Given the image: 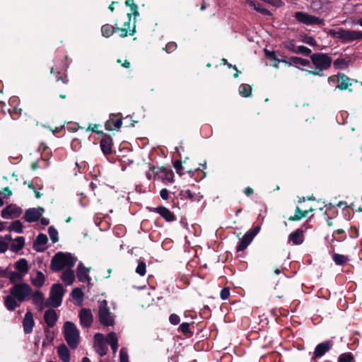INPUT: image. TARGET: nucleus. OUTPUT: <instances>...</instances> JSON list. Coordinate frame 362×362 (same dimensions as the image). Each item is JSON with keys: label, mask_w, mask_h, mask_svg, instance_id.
<instances>
[{"label": "nucleus", "mask_w": 362, "mask_h": 362, "mask_svg": "<svg viewBox=\"0 0 362 362\" xmlns=\"http://www.w3.org/2000/svg\"><path fill=\"white\" fill-rule=\"evenodd\" d=\"M32 288L27 283H18L9 289V294L4 298V305L9 311H13L21 303L30 299Z\"/></svg>", "instance_id": "1"}, {"label": "nucleus", "mask_w": 362, "mask_h": 362, "mask_svg": "<svg viewBox=\"0 0 362 362\" xmlns=\"http://www.w3.org/2000/svg\"><path fill=\"white\" fill-rule=\"evenodd\" d=\"M310 60L315 69L308 71V72L313 76H323V71L329 69L332 63L331 56L322 52L312 54Z\"/></svg>", "instance_id": "2"}, {"label": "nucleus", "mask_w": 362, "mask_h": 362, "mask_svg": "<svg viewBox=\"0 0 362 362\" xmlns=\"http://www.w3.org/2000/svg\"><path fill=\"white\" fill-rule=\"evenodd\" d=\"M327 33L333 37L339 39L344 43L362 40V31L346 30L344 28L329 29Z\"/></svg>", "instance_id": "3"}, {"label": "nucleus", "mask_w": 362, "mask_h": 362, "mask_svg": "<svg viewBox=\"0 0 362 362\" xmlns=\"http://www.w3.org/2000/svg\"><path fill=\"white\" fill-rule=\"evenodd\" d=\"M76 259L69 253H57L51 262V269L59 272L66 267L71 269L75 264Z\"/></svg>", "instance_id": "4"}, {"label": "nucleus", "mask_w": 362, "mask_h": 362, "mask_svg": "<svg viewBox=\"0 0 362 362\" xmlns=\"http://www.w3.org/2000/svg\"><path fill=\"white\" fill-rule=\"evenodd\" d=\"M64 336L71 349H76L79 343V331L71 322L67 321L64 324Z\"/></svg>", "instance_id": "5"}, {"label": "nucleus", "mask_w": 362, "mask_h": 362, "mask_svg": "<svg viewBox=\"0 0 362 362\" xmlns=\"http://www.w3.org/2000/svg\"><path fill=\"white\" fill-rule=\"evenodd\" d=\"M98 303V319L100 322L105 327L113 326L115 315L110 311L107 300H99Z\"/></svg>", "instance_id": "6"}, {"label": "nucleus", "mask_w": 362, "mask_h": 362, "mask_svg": "<svg viewBox=\"0 0 362 362\" xmlns=\"http://www.w3.org/2000/svg\"><path fill=\"white\" fill-rule=\"evenodd\" d=\"M64 289L62 284H54L52 286L47 299L49 306L58 308L62 302Z\"/></svg>", "instance_id": "7"}, {"label": "nucleus", "mask_w": 362, "mask_h": 362, "mask_svg": "<svg viewBox=\"0 0 362 362\" xmlns=\"http://www.w3.org/2000/svg\"><path fill=\"white\" fill-rule=\"evenodd\" d=\"M296 19L305 25H323L324 20L310 14H308L305 12L298 11L295 13Z\"/></svg>", "instance_id": "8"}, {"label": "nucleus", "mask_w": 362, "mask_h": 362, "mask_svg": "<svg viewBox=\"0 0 362 362\" xmlns=\"http://www.w3.org/2000/svg\"><path fill=\"white\" fill-rule=\"evenodd\" d=\"M30 299L36 308L42 312L45 308L49 307L47 300H45L44 293L40 290L32 291Z\"/></svg>", "instance_id": "9"}, {"label": "nucleus", "mask_w": 362, "mask_h": 362, "mask_svg": "<svg viewBox=\"0 0 362 362\" xmlns=\"http://www.w3.org/2000/svg\"><path fill=\"white\" fill-rule=\"evenodd\" d=\"M22 214V209L16 204H9L1 211V217L6 219H12L19 217Z\"/></svg>", "instance_id": "10"}, {"label": "nucleus", "mask_w": 362, "mask_h": 362, "mask_svg": "<svg viewBox=\"0 0 362 362\" xmlns=\"http://www.w3.org/2000/svg\"><path fill=\"white\" fill-rule=\"evenodd\" d=\"M94 348L95 351L100 356L106 355L108 347L107 343L104 341L103 335L100 333H96L94 336Z\"/></svg>", "instance_id": "11"}, {"label": "nucleus", "mask_w": 362, "mask_h": 362, "mask_svg": "<svg viewBox=\"0 0 362 362\" xmlns=\"http://www.w3.org/2000/svg\"><path fill=\"white\" fill-rule=\"evenodd\" d=\"M44 211L42 207L28 209L25 213L24 218L28 223L37 221L42 216Z\"/></svg>", "instance_id": "12"}, {"label": "nucleus", "mask_w": 362, "mask_h": 362, "mask_svg": "<svg viewBox=\"0 0 362 362\" xmlns=\"http://www.w3.org/2000/svg\"><path fill=\"white\" fill-rule=\"evenodd\" d=\"M81 325L83 327H89L93 323V315L90 309L83 308L78 314Z\"/></svg>", "instance_id": "13"}, {"label": "nucleus", "mask_w": 362, "mask_h": 362, "mask_svg": "<svg viewBox=\"0 0 362 362\" xmlns=\"http://www.w3.org/2000/svg\"><path fill=\"white\" fill-rule=\"evenodd\" d=\"M150 211L158 213L168 222H171L176 219V217L173 213H172L168 209L163 206L152 208L150 209Z\"/></svg>", "instance_id": "14"}, {"label": "nucleus", "mask_w": 362, "mask_h": 362, "mask_svg": "<svg viewBox=\"0 0 362 362\" xmlns=\"http://www.w3.org/2000/svg\"><path fill=\"white\" fill-rule=\"evenodd\" d=\"M35 321L33 315L30 311H27L23 320V331L25 334H30L33 332Z\"/></svg>", "instance_id": "15"}, {"label": "nucleus", "mask_w": 362, "mask_h": 362, "mask_svg": "<svg viewBox=\"0 0 362 362\" xmlns=\"http://www.w3.org/2000/svg\"><path fill=\"white\" fill-rule=\"evenodd\" d=\"M332 346V342L331 341H327L319 344L315 347L314 355L313 358H317L322 356L326 352H327Z\"/></svg>", "instance_id": "16"}, {"label": "nucleus", "mask_w": 362, "mask_h": 362, "mask_svg": "<svg viewBox=\"0 0 362 362\" xmlns=\"http://www.w3.org/2000/svg\"><path fill=\"white\" fill-rule=\"evenodd\" d=\"M90 269L86 267L82 262H80L77 267L76 276L81 282H89L90 277L89 276Z\"/></svg>", "instance_id": "17"}, {"label": "nucleus", "mask_w": 362, "mask_h": 362, "mask_svg": "<svg viewBox=\"0 0 362 362\" xmlns=\"http://www.w3.org/2000/svg\"><path fill=\"white\" fill-rule=\"evenodd\" d=\"M47 237L45 234L40 233L33 243V248L37 252H42L45 249V245L47 243Z\"/></svg>", "instance_id": "18"}, {"label": "nucleus", "mask_w": 362, "mask_h": 362, "mask_svg": "<svg viewBox=\"0 0 362 362\" xmlns=\"http://www.w3.org/2000/svg\"><path fill=\"white\" fill-rule=\"evenodd\" d=\"M30 281L33 286L35 288H40L43 286L45 282V276L40 271H37L35 274L30 276Z\"/></svg>", "instance_id": "19"}, {"label": "nucleus", "mask_w": 362, "mask_h": 362, "mask_svg": "<svg viewBox=\"0 0 362 362\" xmlns=\"http://www.w3.org/2000/svg\"><path fill=\"white\" fill-rule=\"evenodd\" d=\"M58 319L56 311L53 309H49L45 313L44 320L45 323L49 327H53Z\"/></svg>", "instance_id": "20"}, {"label": "nucleus", "mask_w": 362, "mask_h": 362, "mask_svg": "<svg viewBox=\"0 0 362 362\" xmlns=\"http://www.w3.org/2000/svg\"><path fill=\"white\" fill-rule=\"evenodd\" d=\"M288 240L292 242L293 245L302 244L304 240L303 230L298 228L294 232L291 233L288 236Z\"/></svg>", "instance_id": "21"}, {"label": "nucleus", "mask_w": 362, "mask_h": 362, "mask_svg": "<svg viewBox=\"0 0 362 362\" xmlns=\"http://www.w3.org/2000/svg\"><path fill=\"white\" fill-rule=\"evenodd\" d=\"M253 240L252 236L250 235L247 232L243 236V238L240 240L236 250L238 252L243 251L250 244L252 240Z\"/></svg>", "instance_id": "22"}, {"label": "nucleus", "mask_w": 362, "mask_h": 362, "mask_svg": "<svg viewBox=\"0 0 362 362\" xmlns=\"http://www.w3.org/2000/svg\"><path fill=\"white\" fill-rule=\"evenodd\" d=\"M24 275H23L21 273L15 271V272H9L6 275V277L8 278L11 284L13 285L18 284V283H24L23 279Z\"/></svg>", "instance_id": "23"}, {"label": "nucleus", "mask_w": 362, "mask_h": 362, "mask_svg": "<svg viewBox=\"0 0 362 362\" xmlns=\"http://www.w3.org/2000/svg\"><path fill=\"white\" fill-rule=\"evenodd\" d=\"M57 354L63 362H70V351L65 344L58 346Z\"/></svg>", "instance_id": "24"}, {"label": "nucleus", "mask_w": 362, "mask_h": 362, "mask_svg": "<svg viewBox=\"0 0 362 362\" xmlns=\"http://www.w3.org/2000/svg\"><path fill=\"white\" fill-rule=\"evenodd\" d=\"M15 268L17 272L21 273L23 275H25L29 271V266L28 261L25 258L18 259L15 263Z\"/></svg>", "instance_id": "25"}, {"label": "nucleus", "mask_w": 362, "mask_h": 362, "mask_svg": "<svg viewBox=\"0 0 362 362\" xmlns=\"http://www.w3.org/2000/svg\"><path fill=\"white\" fill-rule=\"evenodd\" d=\"M25 245V238L22 236L15 238L10 246V249L12 252H17L23 248Z\"/></svg>", "instance_id": "26"}, {"label": "nucleus", "mask_w": 362, "mask_h": 362, "mask_svg": "<svg viewBox=\"0 0 362 362\" xmlns=\"http://www.w3.org/2000/svg\"><path fill=\"white\" fill-rule=\"evenodd\" d=\"M61 278L66 286H70L75 279L74 272L71 269H68L62 273Z\"/></svg>", "instance_id": "27"}, {"label": "nucleus", "mask_w": 362, "mask_h": 362, "mask_svg": "<svg viewBox=\"0 0 362 362\" xmlns=\"http://www.w3.org/2000/svg\"><path fill=\"white\" fill-rule=\"evenodd\" d=\"M106 342L110 345L113 353H116L118 348V339L115 332H110L107 335Z\"/></svg>", "instance_id": "28"}, {"label": "nucleus", "mask_w": 362, "mask_h": 362, "mask_svg": "<svg viewBox=\"0 0 362 362\" xmlns=\"http://www.w3.org/2000/svg\"><path fill=\"white\" fill-rule=\"evenodd\" d=\"M112 141L110 137H106L102 139L100 141V148L103 151V153L105 155L110 154L111 153V148H112Z\"/></svg>", "instance_id": "29"}, {"label": "nucleus", "mask_w": 362, "mask_h": 362, "mask_svg": "<svg viewBox=\"0 0 362 362\" xmlns=\"http://www.w3.org/2000/svg\"><path fill=\"white\" fill-rule=\"evenodd\" d=\"M338 85L337 86V88H339L340 90H345L349 86H351V83H349V78L345 76L343 74H338Z\"/></svg>", "instance_id": "30"}, {"label": "nucleus", "mask_w": 362, "mask_h": 362, "mask_svg": "<svg viewBox=\"0 0 362 362\" xmlns=\"http://www.w3.org/2000/svg\"><path fill=\"white\" fill-rule=\"evenodd\" d=\"M245 5L253 8L255 11L261 13H267L268 12L267 10L265 9L260 3L255 0H245Z\"/></svg>", "instance_id": "31"}, {"label": "nucleus", "mask_w": 362, "mask_h": 362, "mask_svg": "<svg viewBox=\"0 0 362 362\" xmlns=\"http://www.w3.org/2000/svg\"><path fill=\"white\" fill-rule=\"evenodd\" d=\"M287 64H288L289 65L300 64V65H301L303 66H309L310 65V62L308 59H303V58L298 57H291L290 58V62H288Z\"/></svg>", "instance_id": "32"}, {"label": "nucleus", "mask_w": 362, "mask_h": 362, "mask_svg": "<svg viewBox=\"0 0 362 362\" xmlns=\"http://www.w3.org/2000/svg\"><path fill=\"white\" fill-rule=\"evenodd\" d=\"M350 62V58L346 57L344 59L338 58L333 62V65L336 69H341L346 68Z\"/></svg>", "instance_id": "33"}, {"label": "nucleus", "mask_w": 362, "mask_h": 362, "mask_svg": "<svg viewBox=\"0 0 362 362\" xmlns=\"http://www.w3.org/2000/svg\"><path fill=\"white\" fill-rule=\"evenodd\" d=\"M308 214V211H301L298 206L296 208L294 216H291L288 218L289 221H299L301 218L307 216Z\"/></svg>", "instance_id": "34"}, {"label": "nucleus", "mask_w": 362, "mask_h": 362, "mask_svg": "<svg viewBox=\"0 0 362 362\" xmlns=\"http://www.w3.org/2000/svg\"><path fill=\"white\" fill-rule=\"evenodd\" d=\"M101 32H102L103 36H104L105 37H109L114 33L116 32V28L113 27L111 25L106 24V25H104L102 26Z\"/></svg>", "instance_id": "35"}, {"label": "nucleus", "mask_w": 362, "mask_h": 362, "mask_svg": "<svg viewBox=\"0 0 362 362\" xmlns=\"http://www.w3.org/2000/svg\"><path fill=\"white\" fill-rule=\"evenodd\" d=\"M8 229L9 231H15L18 233H23V226L22 223L19 220H17L12 222Z\"/></svg>", "instance_id": "36"}, {"label": "nucleus", "mask_w": 362, "mask_h": 362, "mask_svg": "<svg viewBox=\"0 0 362 362\" xmlns=\"http://www.w3.org/2000/svg\"><path fill=\"white\" fill-rule=\"evenodd\" d=\"M332 259L337 265H343L349 260V258L346 256L338 253L333 254Z\"/></svg>", "instance_id": "37"}, {"label": "nucleus", "mask_w": 362, "mask_h": 362, "mask_svg": "<svg viewBox=\"0 0 362 362\" xmlns=\"http://www.w3.org/2000/svg\"><path fill=\"white\" fill-rule=\"evenodd\" d=\"M137 262H138V265L136 268V274H138L140 276H144L146 272V263L141 260V259H138L137 260Z\"/></svg>", "instance_id": "38"}, {"label": "nucleus", "mask_w": 362, "mask_h": 362, "mask_svg": "<svg viewBox=\"0 0 362 362\" xmlns=\"http://www.w3.org/2000/svg\"><path fill=\"white\" fill-rule=\"evenodd\" d=\"M71 296L72 298L78 301V302H82L83 301V291H81V288H75L72 290L71 291Z\"/></svg>", "instance_id": "39"}, {"label": "nucleus", "mask_w": 362, "mask_h": 362, "mask_svg": "<svg viewBox=\"0 0 362 362\" xmlns=\"http://www.w3.org/2000/svg\"><path fill=\"white\" fill-rule=\"evenodd\" d=\"M311 49L305 46L299 45L296 47V54H301L304 56H310L311 55Z\"/></svg>", "instance_id": "40"}, {"label": "nucleus", "mask_w": 362, "mask_h": 362, "mask_svg": "<svg viewBox=\"0 0 362 362\" xmlns=\"http://www.w3.org/2000/svg\"><path fill=\"white\" fill-rule=\"evenodd\" d=\"M239 93L243 97H247L251 93V88L248 85L242 84L239 88Z\"/></svg>", "instance_id": "41"}, {"label": "nucleus", "mask_w": 362, "mask_h": 362, "mask_svg": "<svg viewBox=\"0 0 362 362\" xmlns=\"http://www.w3.org/2000/svg\"><path fill=\"white\" fill-rule=\"evenodd\" d=\"M48 233H49L50 239L52 240V241L54 243H57L59 240L58 232L53 226H50L48 228Z\"/></svg>", "instance_id": "42"}, {"label": "nucleus", "mask_w": 362, "mask_h": 362, "mask_svg": "<svg viewBox=\"0 0 362 362\" xmlns=\"http://www.w3.org/2000/svg\"><path fill=\"white\" fill-rule=\"evenodd\" d=\"M119 30L120 31V37H127L128 34H129L130 35H133L135 33V26L134 27V28L130 30V32H129V30H127V28H116V32Z\"/></svg>", "instance_id": "43"}, {"label": "nucleus", "mask_w": 362, "mask_h": 362, "mask_svg": "<svg viewBox=\"0 0 362 362\" xmlns=\"http://www.w3.org/2000/svg\"><path fill=\"white\" fill-rule=\"evenodd\" d=\"M284 47H285L287 49H288L289 51H291V52H293V53H296V47H297L298 46H296V45H295V42H294V40H288V41H287V42H285L284 43Z\"/></svg>", "instance_id": "44"}, {"label": "nucleus", "mask_w": 362, "mask_h": 362, "mask_svg": "<svg viewBox=\"0 0 362 362\" xmlns=\"http://www.w3.org/2000/svg\"><path fill=\"white\" fill-rule=\"evenodd\" d=\"M264 52H265V54L267 57H270L275 61L282 62L283 63H285V64L288 63V62L285 59H279L276 58V54L274 51H269L267 49H265Z\"/></svg>", "instance_id": "45"}, {"label": "nucleus", "mask_w": 362, "mask_h": 362, "mask_svg": "<svg viewBox=\"0 0 362 362\" xmlns=\"http://www.w3.org/2000/svg\"><path fill=\"white\" fill-rule=\"evenodd\" d=\"M302 42H303L305 44H308L310 46H315L317 45V42L315 40L310 36L304 35L302 39Z\"/></svg>", "instance_id": "46"}, {"label": "nucleus", "mask_w": 362, "mask_h": 362, "mask_svg": "<svg viewBox=\"0 0 362 362\" xmlns=\"http://www.w3.org/2000/svg\"><path fill=\"white\" fill-rule=\"evenodd\" d=\"M353 359V356L351 354H341L339 357V362H351Z\"/></svg>", "instance_id": "47"}, {"label": "nucleus", "mask_w": 362, "mask_h": 362, "mask_svg": "<svg viewBox=\"0 0 362 362\" xmlns=\"http://www.w3.org/2000/svg\"><path fill=\"white\" fill-rule=\"evenodd\" d=\"M174 168L176 170V173L180 175L184 174L183 168L182 165V162L180 160H175L174 163Z\"/></svg>", "instance_id": "48"}, {"label": "nucleus", "mask_w": 362, "mask_h": 362, "mask_svg": "<svg viewBox=\"0 0 362 362\" xmlns=\"http://www.w3.org/2000/svg\"><path fill=\"white\" fill-rule=\"evenodd\" d=\"M120 362H129L128 354L124 349H121L119 351Z\"/></svg>", "instance_id": "49"}, {"label": "nucleus", "mask_w": 362, "mask_h": 362, "mask_svg": "<svg viewBox=\"0 0 362 362\" xmlns=\"http://www.w3.org/2000/svg\"><path fill=\"white\" fill-rule=\"evenodd\" d=\"M177 48V44L174 42H168L165 47L164 48V49L168 52V53H170L172 52H173L174 50H175Z\"/></svg>", "instance_id": "50"}, {"label": "nucleus", "mask_w": 362, "mask_h": 362, "mask_svg": "<svg viewBox=\"0 0 362 362\" xmlns=\"http://www.w3.org/2000/svg\"><path fill=\"white\" fill-rule=\"evenodd\" d=\"M169 321L172 325H176L179 324L180 319L176 314H171L169 317Z\"/></svg>", "instance_id": "51"}, {"label": "nucleus", "mask_w": 362, "mask_h": 362, "mask_svg": "<svg viewBox=\"0 0 362 362\" xmlns=\"http://www.w3.org/2000/svg\"><path fill=\"white\" fill-rule=\"evenodd\" d=\"M220 296L222 300H226L230 296V290L228 288H223L220 293Z\"/></svg>", "instance_id": "52"}, {"label": "nucleus", "mask_w": 362, "mask_h": 362, "mask_svg": "<svg viewBox=\"0 0 362 362\" xmlns=\"http://www.w3.org/2000/svg\"><path fill=\"white\" fill-rule=\"evenodd\" d=\"M8 248V243L0 238V253L5 252Z\"/></svg>", "instance_id": "53"}, {"label": "nucleus", "mask_w": 362, "mask_h": 362, "mask_svg": "<svg viewBox=\"0 0 362 362\" xmlns=\"http://www.w3.org/2000/svg\"><path fill=\"white\" fill-rule=\"evenodd\" d=\"M180 329L185 334L189 332V324L187 322H182L180 325Z\"/></svg>", "instance_id": "54"}, {"label": "nucleus", "mask_w": 362, "mask_h": 362, "mask_svg": "<svg viewBox=\"0 0 362 362\" xmlns=\"http://www.w3.org/2000/svg\"><path fill=\"white\" fill-rule=\"evenodd\" d=\"M160 196L163 200H167L169 198V192L167 189H162L160 192Z\"/></svg>", "instance_id": "55"}, {"label": "nucleus", "mask_w": 362, "mask_h": 362, "mask_svg": "<svg viewBox=\"0 0 362 362\" xmlns=\"http://www.w3.org/2000/svg\"><path fill=\"white\" fill-rule=\"evenodd\" d=\"M222 62H223V63L224 64H226L229 68L233 67L234 69H235V70L237 71L236 74H234V77H235V78H237V77L238 76V69H237L236 66H232L230 64H228V63L227 62V60H226V59H222Z\"/></svg>", "instance_id": "56"}, {"label": "nucleus", "mask_w": 362, "mask_h": 362, "mask_svg": "<svg viewBox=\"0 0 362 362\" xmlns=\"http://www.w3.org/2000/svg\"><path fill=\"white\" fill-rule=\"evenodd\" d=\"M127 18H128L127 21L124 22L122 28H127V30H129L130 32V30H130L131 13L127 14Z\"/></svg>", "instance_id": "57"}, {"label": "nucleus", "mask_w": 362, "mask_h": 362, "mask_svg": "<svg viewBox=\"0 0 362 362\" xmlns=\"http://www.w3.org/2000/svg\"><path fill=\"white\" fill-rule=\"evenodd\" d=\"M259 228L256 227L255 228H252V229L248 230L247 233H250V235L252 236V238H254L255 236L259 233Z\"/></svg>", "instance_id": "58"}, {"label": "nucleus", "mask_w": 362, "mask_h": 362, "mask_svg": "<svg viewBox=\"0 0 362 362\" xmlns=\"http://www.w3.org/2000/svg\"><path fill=\"white\" fill-rule=\"evenodd\" d=\"M0 194H4V196L6 197H10L12 194V192L8 187H5L3 189V192H0Z\"/></svg>", "instance_id": "59"}, {"label": "nucleus", "mask_w": 362, "mask_h": 362, "mask_svg": "<svg viewBox=\"0 0 362 362\" xmlns=\"http://www.w3.org/2000/svg\"><path fill=\"white\" fill-rule=\"evenodd\" d=\"M122 122L121 119H117L114 122V127L115 129H119L122 127Z\"/></svg>", "instance_id": "60"}, {"label": "nucleus", "mask_w": 362, "mask_h": 362, "mask_svg": "<svg viewBox=\"0 0 362 362\" xmlns=\"http://www.w3.org/2000/svg\"><path fill=\"white\" fill-rule=\"evenodd\" d=\"M125 4L127 6L134 7V8L136 7V4L134 3V0H127Z\"/></svg>", "instance_id": "61"}, {"label": "nucleus", "mask_w": 362, "mask_h": 362, "mask_svg": "<svg viewBox=\"0 0 362 362\" xmlns=\"http://www.w3.org/2000/svg\"><path fill=\"white\" fill-rule=\"evenodd\" d=\"M97 128H98V125L97 124H93V126L90 125L87 130L88 131H92V132H98V130H97Z\"/></svg>", "instance_id": "62"}, {"label": "nucleus", "mask_w": 362, "mask_h": 362, "mask_svg": "<svg viewBox=\"0 0 362 362\" xmlns=\"http://www.w3.org/2000/svg\"><path fill=\"white\" fill-rule=\"evenodd\" d=\"M244 192L247 196H250L253 193V189L250 187H247L245 189Z\"/></svg>", "instance_id": "63"}, {"label": "nucleus", "mask_w": 362, "mask_h": 362, "mask_svg": "<svg viewBox=\"0 0 362 362\" xmlns=\"http://www.w3.org/2000/svg\"><path fill=\"white\" fill-rule=\"evenodd\" d=\"M137 8H138V7H137V6H136V7H135V9H134V7H130V9H131V11H132V14H133L134 16H138V15H139V12H138V11H137Z\"/></svg>", "instance_id": "64"}]
</instances>
